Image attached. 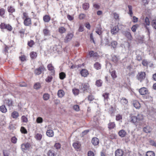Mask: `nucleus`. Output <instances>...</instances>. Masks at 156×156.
<instances>
[{
	"instance_id": "nucleus-57",
	"label": "nucleus",
	"mask_w": 156,
	"mask_h": 156,
	"mask_svg": "<svg viewBox=\"0 0 156 156\" xmlns=\"http://www.w3.org/2000/svg\"><path fill=\"white\" fill-rule=\"evenodd\" d=\"M34 42L33 40H30L28 41L27 43L28 45L30 47H32L34 44Z\"/></svg>"
},
{
	"instance_id": "nucleus-59",
	"label": "nucleus",
	"mask_w": 156,
	"mask_h": 156,
	"mask_svg": "<svg viewBox=\"0 0 156 156\" xmlns=\"http://www.w3.org/2000/svg\"><path fill=\"white\" fill-rule=\"evenodd\" d=\"M21 119L23 122H27L28 121L27 118L25 116H23L21 117Z\"/></svg>"
},
{
	"instance_id": "nucleus-19",
	"label": "nucleus",
	"mask_w": 156,
	"mask_h": 156,
	"mask_svg": "<svg viewBox=\"0 0 156 156\" xmlns=\"http://www.w3.org/2000/svg\"><path fill=\"white\" fill-rule=\"evenodd\" d=\"M102 28L100 25H98L96 28V32L99 35H100L102 33L101 30Z\"/></svg>"
},
{
	"instance_id": "nucleus-5",
	"label": "nucleus",
	"mask_w": 156,
	"mask_h": 156,
	"mask_svg": "<svg viewBox=\"0 0 156 156\" xmlns=\"http://www.w3.org/2000/svg\"><path fill=\"white\" fill-rule=\"evenodd\" d=\"M2 28L6 29L9 31H12V27L9 24H5L4 23H2L0 25Z\"/></svg>"
},
{
	"instance_id": "nucleus-16",
	"label": "nucleus",
	"mask_w": 156,
	"mask_h": 156,
	"mask_svg": "<svg viewBox=\"0 0 156 156\" xmlns=\"http://www.w3.org/2000/svg\"><path fill=\"white\" fill-rule=\"evenodd\" d=\"M109 94L108 93H104L102 94V96L104 98V101L105 102H106L108 101L109 99Z\"/></svg>"
},
{
	"instance_id": "nucleus-10",
	"label": "nucleus",
	"mask_w": 156,
	"mask_h": 156,
	"mask_svg": "<svg viewBox=\"0 0 156 156\" xmlns=\"http://www.w3.org/2000/svg\"><path fill=\"white\" fill-rule=\"evenodd\" d=\"M139 92L140 94L144 95L147 94L148 93V90L146 88L144 87L139 89Z\"/></svg>"
},
{
	"instance_id": "nucleus-22",
	"label": "nucleus",
	"mask_w": 156,
	"mask_h": 156,
	"mask_svg": "<svg viewBox=\"0 0 156 156\" xmlns=\"http://www.w3.org/2000/svg\"><path fill=\"white\" fill-rule=\"evenodd\" d=\"M108 44V40L107 39L102 40L101 41V45L102 46H106Z\"/></svg>"
},
{
	"instance_id": "nucleus-60",
	"label": "nucleus",
	"mask_w": 156,
	"mask_h": 156,
	"mask_svg": "<svg viewBox=\"0 0 156 156\" xmlns=\"http://www.w3.org/2000/svg\"><path fill=\"white\" fill-rule=\"evenodd\" d=\"M152 26L154 28L156 29V20H154L152 21Z\"/></svg>"
},
{
	"instance_id": "nucleus-21",
	"label": "nucleus",
	"mask_w": 156,
	"mask_h": 156,
	"mask_svg": "<svg viewBox=\"0 0 156 156\" xmlns=\"http://www.w3.org/2000/svg\"><path fill=\"white\" fill-rule=\"evenodd\" d=\"M126 134V131L124 130H121L119 132V135L122 137H125Z\"/></svg>"
},
{
	"instance_id": "nucleus-52",
	"label": "nucleus",
	"mask_w": 156,
	"mask_h": 156,
	"mask_svg": "<svg viewBox=\"0 0 156 156\" xmlns=\"http://www.w3.org/2000/svg\"><path fill=\"white\" fill-rule=\"evenodd\" d=\"M138 27V25H134L131 27V30L133 32H135Z\"/></svg>"
},
{
	"instance_id": "nucleus-47",
	"label": "nucleus",
	"mask_w": 156,
	"mask_h": 156,
	"mask_svg": "<svg viewBox=\"0 0 156 156\" xmlns=\"http://www.w3.org/2000/svg\"><path fill=\"white\" fill-rule=\"evenodd\" d=\"M20 131L23 133L26 134L27 133V130L24 127H21Z\"/></svg>"
},
{
	"instance_id": "nucleus-53",
	"label": "nucleus",
	"mask_w": 156,
	"mask_h": 156,
	"mask_svg": "<svg viewBox=\"0 0 156 156\" xmlns=\"http://www.w3.org/2000/svg\"><path fill=\"white\" fill-rule=\"evenodd\" d=\"M110 73L113 79H114L117 77L115 71H113L112 72H110Z\"/></svg>"
},
{
	"instance_id": "nucleus-14",
	"label": "nucleus",
	"mask_w": 156,
	"mask_h": 156,
	"mask_svg": "<svg viewBox=\"0 0 156 156\" xmlns=\"http://www.w3.org/2000/svg\"><path fill=\"white\" fill-rule=\"evenodd\" d=\"M91 142L94 146L98 145L99 143L98 139L96 137H93L92 140Z\"/></svg>"
},
{
	"instance_id": "nucleus-62",
	"label": "nucleus",
	"mask_w": 156,
	"mask_h": 156,
	"mask_svg": "<svg viewBox=\"0 0 156 156\" xmlns=\"http://www.w3.org/2000/svg\"><path fill=\"white\" fill-rule=\"evenodd\" d=\"M122 116L120 115H117L116 116V119L117 121H120L122 119Z\"/></svg>"
},
{
	"instance_id": "nucleus-38",
	"label": "nucleus",
	"mask_w": 156,
	"mask_h": 156,
	"mask_svg": "<svg viewBox=\"0 0 156 156\" xmlns=\"http://www.w3.org/2000/svg\"><path fill=\"white\" fill-rule=\"evenodd\" d=\"M30 57L34 59L36 58L37 56V54L36 52H32L30 54Z\"/></svg>"
},
{
	"instance_id": "nucleus-11",
	"label": "nucleus",
	"mask_w": 156,
	"mask_h": 156,
	"mask_svg": "<svg viewBox=\"0 0 156 156\" xmlns=\"http://www.w3.org/2000/svg\"><path fill=\"white\" fill-rule=\"evenodd\" d=\"M119 29L117 26H115L111 28V33L113 34H115L118 33Z\"/></svg>"
},
{
	"instance_id": "nucleus-45",
	"label": "nucleus",
	"mask_w": 156,
	"mask_h": 156,
	"mask_svg": "<svg viewBox=\"0 0 156 156\" xmlns=\"http://www.w3.org/2000/svg\"><path fill=\"white\" fill-rule=\"evenodd\" d=\"M40 84L39 83H36L34 85V88L37 90L39 89L40 88Z\"/></svg>"
},
{
	"instance_id": "nucleus-3",
	"label": "nucleus",
	"mask_w": 156,
	"mask_h": 156,
	"mask_svg": "<svg viewBox=\"0 0 156 156\" xmlns=\"http://www.w3.org/2000/svg\"><path fill=\"white\" fill-rule=\"evenodd\" d=\"M31 145L28 142L23 143L21 145V147L22 151H25L26 150H29Z\"/></svg>"
},
{
	"instance_id": "nucleus-27",
	"label": "nucleus",
	"mask_w": 156,
	"mask_h": 156,
	"mask_svg": "<svg viewBox=\"0 0 156 156\" xmlns=\"http://www.w3.org/2000/svg\"><path fill=\"white\" fill-rule=\"evenodd\" d=\"M46 134L49 137H52L54 136V132L52 130H48L47 131Z\"/></svg>"
},
{
	"instance_id": "nucleus-34",
	"label": "nucleus",
	"mask_w": 156,
	"mask_h": 156,
	"mask_svg": "<svg viewBox=\"0 0 156 156\" xmlns=\"http://www.w3.org/2000/svg\"><path fill=\"white\" fill-rule=\"evenodd\" d=\"M73 146L76 149H79L80 147V144L79 143H75L73 144Z\"/></svg>"
},
{
	"instance_id": "nucleus-64",
	"label": "nucleus",
	"mask_w": 156,
	"mask_h": 156,
	"mask_svg": "<svg viewBox=\"0 0 156 156\" xmlns=\"http://www.w3.org/2000/svg\"><path fill=\"white\" fill-rule=\"evenodd\" d=\"M150 144L154 146H156V143L153 140H150L149 141Z\"/></svg>"
},
{
	"instance_id": "nucleus-15",
	"label": "nucleus",
	"mask_w": 156,
	"mask_h": 156,
	"mask_svg": "<svg viewBox=\"0 0 156 156\" xmlns=\"http://www.w3.org/2000/svg\"><path fill=\"white\" fill-rule=\"evenodd\" d=\"M47 68L48 70L51 71L52 73L51 75H52L54 74L55 70H54V67L52 66L51 64H49L47 66Z\"/></svg>"
},
{
	"instance_id": "nucleus-13",
	"label": "nucleus",
	"mask_w": 156,
	"mask_h": 156,
	"mask_svg": "<svg viewBox=\"0 0 156 156\" xmlns=\"http://www.w3.org/2000/svg\"><path fill=\"white\" fill-rule=\"evenodd\" d=\"M123 154V151L120 149H117L115 152V156H122Z\"/></svg>"
},
{
	"instance_id": "nucleus-30",
	"label": "nucleus",
	"mask_w": 156,
	"mask_h": 156,
	"mask_svg": "<svg viewBox=\"0 0 156 156\" xmlns=\"http://www.w3.org/2000/svg\"><path fill=\"white\" fill-rule=\"evenodd\" d=\"M94 68L96 69H99L101 68V65L98 62H95L94 65Z\"/></svg>"
},
{
	"instance_id": "nucleus-46",
	"label": "nucleus",
	"mask_w": 156,
	"mask_h": 156,
	"mask_svg": "<svg viewBox=\"0 0 156 156\" xmlns=\"http://www.w3.org/2000/svg\"><path fill=\"white\" fill-rule=\"evenodd\" d=\"M66 76L65 74L63 72H61L59 73V78L61 79H63Z\"/></svg>"
},
{
	"instance_id": "nucleus-31",
	"label": "nucleus",
	"mask_w": 156,
	"mask_h": 156,
	"mask_svg": "<svg viewBox=\"0 0 156 156\" xmlns=\"http://www.w3.org/2000/svg\"><path fill=\"white\" fill-rule=\"evenodd\" d=\"M50 17L48 15H45L43 17V20L45 22H48L50 21Z\"/></svg>"
},
{
	"instance_id": "nucleus-56",
	"label": "nucleus",
	"mask_w": 156,
	"mask_h": 156,
	"mask_svg": "<svg viewBox=\"0 0 156 156\" xmlns=\"http://www.w3.org/2000/svg\"><path fill=\"white\" fill-rule=\"evenodd\" d=\"M17 139L15 136L12 137L11 139V141L12 143L16 144L17 142Z\"/></svg>"
},
{
	"instance_id": "nucleus-54",
	"label": "nucleus",
	"mask_w": 156,
	"mask_h": 156,
	"mask_svg": "<svg viewBox=\"0 0 156 156\" xmlns=\"http://www.w3.org/2000/svg\"><path fill=\"white\" fill-rule=\"evenodd\" d=\"M3 153L4 156H9V151L6 150H3Z\"/></svg>"
},
{
	"instance_id": "nucleus-17",
	"label": "nucleus",
	"mask_w": 156,
	"mask_h": 156,
	"mask_svg": "<svg viewBox=\"0 0 156 156\" xmlns=\"http://www.w3.org/2000/svg\"><path fill=\"white\" fill-rule=\"evenodd\" d=\"M144 131L146 133H150L151 131V129L149 126H147L143 128Z\"/></svg>"
},
{
	"instance_id": "nucleus-1",
	"label": "nucleus",
	"mask_w": 156,
	"mask_h": 156,
	"mask_svg": "<svg viewBox=\"0 0 156 156\" xmlns=\"http://www.w3.org/2000/svg\"><path fill=\"white\" fill-rule=\"evenodd\" d=\"M131 121L136 126H142L145 124L144 116L141 114H139L136 116H132L131 117Z\"/></svg>"
},
{
	"instance_id": "nucleus-7",
	"label": "nucleus",
	"mask_w": 156,
	"mask_h": 156,
	"mask_svg": "<svg viewBox=\"0 0 156 156\" xmlns=\"http://www.w3.org/2000/svg\"><path fill=\"white\" fill-rule=\"evenodd\" d=\"M73 37V33H71L68 34L64 39L65 42L67 43L70 41Z\"/></svg>"
},
{
	"instance_id": "nucleus-9",
	"label": "nucleus",
	"mask_w": 156,
	"mask_h": 156,
	"mask_svg": "<svg viewBox=\"0 0 156 156\" xmlns=\"http://www.w3.org/2000/svg\"><path fill=\"white\" fill-rule=\"evenodd\" d=\"M88 84L87 83H82L80 86V88L83 91H85L89 88Z\"/></svg>"
},
{
	"instance_id": "nucleus-58",
	"label": "nucleus",
	"mask_w": 156,
	"mask_h": 156,
	"mask_svg": "<svg viewBox=\"0 0 156 156\" xmlns=\"http://www.w3.org/2000/svg\"><path fill=\"white\" fill-rule=\"evenodd\" d=\"M52 79V77L51 76H48L46 79L45 80L47 82H50Z\"/></svg>"
},
{
	"instance_id": "nucleus-33",
	"label": "nucleus",
	"mask_w": 156,
	"mask_h": 156,
	"mask_svg": "<svg viewBox=\"0 0 156 156\" xmlns=\"http://www.w3.org/2000/svg\"><path fill=\"white\" fill-rule=\"evenodd\" d=\"M119 58L116 55L113 56L112 58V60L114 62V63H116L118 61Z\"/></svg>"
},
{
	"instance_id": "nucleus-41",
	"label": "nucleus",
	"mask_w": 156,
	"mask_h": 156,
	"mask_svg": "<svg viewBox=\"0 0 156 156\" xmlns=\"http://www.w3.org/2000/svg\"><path fill=\"white\" fill-rule=\"evenodd\" d=\"M8 11L10 13H12L15 11V9L11 6L8 7L7 8Z\"/></svg>"
},
{
	"instance_id": "nucleus-63",
	"label": "nucleus",
	"mask_w": 156,
	"mask_h": 156,
	"mask_svg": "<svg viewBox=\"0 0 156 156\" xmlns=\"http://www.w3.org/2000/svg\"><path fill=\"white\" fill-rule=\"evenodd\" d=\"M145 22L146 24L147 25H149L150 24V21L149 19L146 17L145 19Z\"/></svg>"
},
{
	"instance_id": "nucleus-48",
	"label": "nucleus",
	"mask_w": 156,
	"mask_h": 156,
	"mask_svg": "<svg viewBox=\"0 0 156 156\" xmlns=\"http://www.w3.org/2000/svg\"><path fill=\"white\" fill-rule=\"evenodd\" d=\"M42 137L41 134L39 133H37L36 135L35 138L36 139L38 140H41Z\"/></svg>"
},
{
	"instance_id": "nucleus-12",
	"label": "nucleus",
	"mask_w": 156,
	"mask_h": 156,
	"mask_svg": "<svg viewBox=\"0 0 156 156\" xmlns=\"http://www.w3.org/2000/svg\"><path fill=\"white\" fill-rule=\"evenodd\" d=\"M89 55L90 57H93L94 58L96 59L98 56V54L96 52H94L93 51H90L89 53Z\"/></svg>"
},
{
	"instance_id": "nucleus-20",
	"label": "nucleus",
	"mask_w": 156,
	"mask_h": 156,
	"mask_svg": "<svg viewBox=\"0 0 156 156\" xmlns=\"http://www.w3.org/2000/svg\"><path fill=\"white\" fill-rule=\"evenodd\" d=\"M134 106L136 109H139L140 107V103L137 101H134L133 102Z\"/></svg>"
},
{
	"instance_id": "nucleus-35",
	"label": "nucleus",
	"mask_w": 156,
	"mask_h": 156,
	"mask_svg": "<svg viewBox=\"0 0 156 156\" xmlns=\"http://www.w3.org/2000/svg\"><path fill=\"white\" fill-rule=\"evenodd\" d=\"M102 81L101 80H97L96 82V85L98 87H101L102 84Z\"/></svg>"
},
{
	"instance_id": "nucleus-43",
	"label": "nucleus",
	"mask_w": 156,
	"mask_h": 156,
	"mask_svg": "<svg viewBox=\"0 0 156 156\" xmlns=\"http://www.w3.org/2000/svg\"><path fill=\"white\" fill-rule=\"evenodd\" d=\"M129 10V12L128 13L129 14L130 16L132 17L133 15V13L132 12V7L131 5H129L128 6Z\"/></svg>"
},
{
	"instance_id": "nucleus-40",
	"label": "nucleus",
	"mask_w": 156,
	"mask_h": 156,
	"mask_svg": "<svg viewBox=\"0 0 156 156\" xmlns=\"http://www.w3.org/2000/svg\"><path fill=\"white\" fill-rule=\"evenodd\" d=\"M146 155L147 156H155V154L153 151H149L147 152Z\"/></svg>"
},
{
	"instance_id": "nucleus-2",
	"label": "nucleus",
	"mask_w": 156,
	"mask_h": 156,
	"mask_svg": "<svg viewBox=\"0 0 156 156\" xmlns=\"http://www.w3.org/2000/svg\"><path fill=\"white\" fill-rule=\"evenodd\" d=\"M145 73L144 72H141L138 73L136 76V78L141 82L145 79Z\"/></svg>"
},
{
	"instance_id": "nucleus-55",
	"label": "nucleus",
	"mask_w": 156,
	"mask_h": 156,
	"mask_svg": "<svg viewBox=\"0 0 156 156\" xmlns=\"http://www.w3.org/2000/svg\"><path fill=\"white\" fill-rule=\"evenodd\" d=\"M43 119L41 117H38L37 118L36 122L37 123H41L43 122Z\"/></svg>"
},
{
	"instance_id": "nucleus-6",
	"label": "nucleus",
	"mask_w": 156,
	"mask_h": 156,
	"mask_svg": "<svg viewBox=\"0 0 156 156\" xmlns=\"http://www.w3.org/2000/svg\"><path fill=\"white\" fill-rule=\"evenodd\" d=\"M44 69L45 68L43 66H41L35 69L34 71L35 74L37 75H39L41 74V72L44 71Z\"/></svg>"
},
{
	"instance_id": "nucleus-51",
	"label": "nucleus",
	"mask_w": 156,
	"mask_h": 156,
	"mask_svg": "<svg viewBox=\"0 0 156 156\" xmlns=\"http://www.w3.org/2000/svg\"><path fill=\"white\" fill-rule=\"evenodd\" d=\"M61 144L59 143H56L54 145L55 147L57 149H59L61 148Z\"/></svg>"
},
{
	"instance_id": "nucleus-50",
	"label": "nucleus",
	"mask_w": 156,
	"mask_h": 156,
	"mask_svg": "<svg viewBox=\"0 0 156 156\" xmlns=\"http://www.w3.org/2000/svg\"><path fill=\"white\" fill-rule=\"evenodd\" d=\"M73 92L75 95H77L79 93V90L76 89H73Z\"/></svg>"
},
{
	"instance_id": "nucleus-37",
	"label": "nucleus",
	"mask_w": 156,
	"mask_h": 156,
	"mask_svg": "<svg viewBox=\"0 0 156 156\" xmlns=\"http://www.w3.org/2000/svg\"><path fill=\"white\" fill-rule=\"evenodd\" d=\"M115 126V124L114 122H111L109 123L108 124V128L110 129H112Z\"/></svg>"
},
{
	"instance_id": "nucleus-49",
	"label": "nucleus",
	"mask_w": 156,
	"mask_h": 156,
	"mask_svg": "<svg viewBox=\"0 0 156 156\" xmlns=\"http://www.w3.org/2000/svg\"><path fill=\"white\" fill-rule=\"evenodd\" d=\"M111 46L113 48H115L116 47L117 45V43L116 41H112L111 43Z\"/></svg>"
},
{
	"instance_id": "nucleus-32",
	"label": "nucleus",
	"mask_w": 156,
	"mask_h": 156,
	"mask_svg": "<svg viewBox=\"0 0 156 156\" xmlns=\"http://www.w3.org/2000/svg\"><path fill=\"white\" fill-rule=\"evenodd\" d=\"M120 102L121 104L124 105L127 104L128 101L125 98H122Z\"/></svg>"
},
{
	"instance_id": "nucleus-39",
	"label": "nucleus",
	"mask_w": 156,
	"mask_h": 156,
	"mask_svg": "<svg viewBox=\"0 0 156 156\" xmlns=\"http://www.w3.org/2000/svg\"><path fill=\"white\" fill-rule=\"evenodd\" d=\"M66 29L63 27H61L59 28L58 31L61 34L64 33L66 31Z\"/></svg>"
},
{
	"instance_id": "nucleus-61",
	"label": "nucleus",
	"mask_w": 156,
	"mask_h": 156,
	"mask_svg": "<svg viewBox=\"0 0 156 156\" xmlns=\"http://www.w3.org/2000/svg\"><path fill=\"white\" fill-rule=\"evenodd\" d=\"M142 65L144 66H147L148 62L146 60H143L142 62Z\"/></svg>"
},
{
	"instance_id": "nucleus-42",
	"label": "nucleus",
	"mask_w": 156,
	"mask_h": 156,
	"mask_svg": "<svg viewBox=\"0 0 156 156\" xmlns=\"http://www.w3.org/2000/svg\"><path fill=\"white\" fill-rule=\"evenodd\" d=\"M89 7V5L87 3H85L83 5V9L87 10L88 9Z\"/></svg>"
},
{
	"instance_id": "nucleus-25",
	"label": "nucleus",
	"mask_w": 156,
	"mask_h": 156,
	"mask_svg": "<svg viewBox=\"0 0 156 156\" xmlns=\"http://www.w3.org/2000/svg\"><path fill=\"white\" fill-rule=\"evenodd\" d=\"M0 110L3 113H5L7 111V109L4 105H3L0 107Z\"/></svg>"
},
{
	"instance_id": "nucleus-23",
	"label": "nucleus",
	"mask_w": 156,
	"mask_h": 156,
	"mask_svg": "<svg viewBox=\"0 0 156 156\" xmlns=\"http://www.w3.org/2000/svg\"><path fill=\"white\" fill-rule=\"evenodd\" d=\"M57 94L59 98H61L64 95L65 92L62 90H58Z\"/></svg>"
},
{
	"instance_id": "nucleus-4",
	"label": "nucleus",
	"mask_w": 156,
	"mask_h": 156,
	"mask_svg": "<svg viewBox=\"0 0 156 156\" xmlns=\"http://www.w3.org/2000/svg\"><path fill=\"white\" fill-rule=\"evenodd\" d=\"M129 31V29L128 30V31L124 30L122 31V33L129 40L131 41L132 39V37Z\"/></svg>"
},
{
	"instance_id": "nucleus-36",
	"label": "nucleus",
	"mask_w": 156,
	"mask_h": 156,
	"mask_svg": "<svg viewBox=\"0 0 156 156\" xmlns=\"http://www.w3.org/2000/svg\"><path fill=\"white\" fill-rule=\"evenodd\" d=\"M50 98V95L48 93H45L43 94V98L45 101L48 100Z\"/></svg>"
},
{
	"instance_id": "nucleus-18",
	"label": "nucleus",
	"mask_w": 156,
	"mask_h": 156,
	"mask_svg": "<svg viewBox=\"0 0 156 156\" xmlns=\"http://www.w3.org/2000/svg\"><path fill=\"white\" fill-rule=\"evenodd\" d=\"M6 104L9 107L13 105V101L11 99H7L5 100Z\"/></svg>"
},
{
	"instance_id": "nucleus-8",
	"label": "nucleus",
	"mask_w": 156,
	"mask_h": 156,
	"mask_svg": "<svg viewBox=\"0 0 156 156\" xmlns=\"http://www.w3.org/2000/svg\"><path fill=\"white\" fill-rule=\"evenodd\" d=\"M23 23L25 26H29L31 23V20L30 18H25L24 20Z\"/></svg>"
},
{
	"instance_id": "nucleus-26",
	"label": "nucleus",
	"mask_w": 156,
	"mask_h": 156,
	"mask_svg": "<svg viewBox=\"0 0 156 156\" xmlns=\"http://www.w3.org/2000/svg\"><path fill=\"white\" fill-rule=\"evenodd\" d=\"M11 116L13 119H16L19 116V114L17 112L14 111L12 113Z\"/></svg>"
},
{
	"instance_id": "nucleus-24",
	"label": "nucleus",
	"mask_w": 156,
	"mask_h": 156,
	"mask_svg": "<svg viewBox=\"0 0 156 156\" xmlns=\"http://www.w3.org/2000/svg\"><path fill=\"white\" fill-rule=\"evenodd\" d=\"M81 75L84 77H86L88 74L87 70L85 69H82L80 72Z\"/></svg>"
},
{
	"instance_id": "nucleus-44",
	"label": "nucleus",
	"mask_w": 156,
	"mask_h": 156,
	"mask_svg": "<svg viewBox=\"0 0 156 156\" xmlns=\"http://www.w3.org/2000/svg\"><path fill=\"white\" fill-rule=\"evenodd\" d=\"M5 13V10L3 8H2L0 9V16L2 17H4V15Z\"/></svg>"
},
{
	"instance_id": "nucleus-29",
	"label": "nucleus",
	"mask_w": 156,
	"mask_h": 156,
	"mask_svg": "<svg viewBox=\"0 0 156 156\" xmlns=\"http://www.w3.org/2000/svg\"><path fill=\"white\" fill-rule=\"evenodd\" d=\"M43 33L45 36H48L50 35V31L47 29H43Z\"/></svg>"
},
{
	"instance_id": "nucleus-28",
	"label": "nucleus",
	"mask_w": 156,
	"mask_h": 156,
	"mask_svg": "<svg viewBox=\"0 0 156 156\" xmlns=\"http://www.w3.org/2000/svg\"><path fill=\"white\" fill-rule=\"evenodd\" d=\"M47 155L48 156H56V154L53 150H49L48 151Z\"/></svg>"
}]
</instances>
